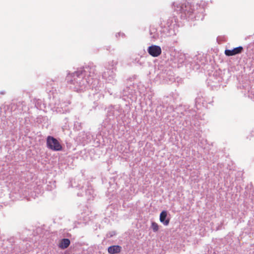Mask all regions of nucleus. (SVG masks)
I'll use <instances>...</instances> for the list:
<instances>
[{
    "instance_id": "7",
    "label": "nucleus",
    "mask_w": 254,
    "mask_h": 254,
    "mask_svg": "<svg viewBox=\"0 0 254 254\" xmlns=\"http://www.w3.org/2000/svg\"><path fill=\"white\" fill-rule=\"evenodd\" d=\"M151 228L154 232H156L159 230V226L157 223L152 222L151 223Z\"/></svg>"
},
{
    "instance_id": "3",
    "label": "nucleus",
    "mask_w": 254,
    "mask_h": 254,
    "mask_svg": "<svg viewBox=\"0 0 254 254\" xmlns=\"http://www.w3.org/2000/svg\"><path fill=\"white\" fill-rule=\"evenodd\" d=\"M243 51V48L242 46L234 48L232 50H225V54L227 56H233L237 54H240Z\"/></svg>"
},
{
    "instance_id": "6",
    "label": "nucleus",
    "mask_w": 254,
    "mask_h": 254,
    "mask_svg": "<svg viewBox=\"0 0 254 254\" xmlns=\"http://www.w3.org/2000/svg\"><path fill=\"white\" fill-rule=\"evenodd\" d=\"M70 242L68 239H63L61 240L59 244V247L61 249H66L70 245Z\"/></svg>"
},
{
    "instance_id": "9",
    "label": "nucleus",
    "mask_w": 254,
    "mask_h": 254,
    "mask_svg": "<svg viewBox=\"0 0 254 254\" xmlns=\"http://www.w3.org/2000/svg\"><path fill=\"white\" fill-rule=\"evenodd\" d=\"M187 6L190 7V4L189 3H187V5L186 4H185V7H186Z\"/></svg>"
},
{
    "instance_id": "8",
    "label": "nucleus",
    "mask_w": 254,
    "mask_h": 254,
    "mask_svg": "<svg viewBox=\"0 0 254 254\" xmlns=\"http://www.w3.org/2000/svg\"><path fill=\"white\" fill-rule=\"evenodd\" d=\"M182 10L184 11L185 13L188 12V13H191L192 12V11L191 10H187V9H184V4L183 5L182 7Z\"/></svg>"
},
{
    "instance_id": "2",
    "label": "nucleus",
    "mask_w": 254,
    "mask_h": 254,
    "mask_svg": "<svg viewBox=\"0 0 254 254\" xmlns=\"http://www.w3.org/2000/svg\"><path fill=\"white\" fill-rule=\"evenodd\" d=\"M147 51L153 57H158L161 55L162 52L160 47L156 45H152L149 47Z\"/></svg>"
},
{
    "instance_id": "4",
    "label": "nucleus",
    "mask_w": 254,
    "mask_h": 254,
    "mask_svg": "<svg viewBox=\"0 0 254 254\" xmlns=\"http://www.w3.org/2000/svg\"><path fill=\"white\" fill-rule=\"evenodd\" d=\"M167 216V212L166 211H163L160 214V221L164 225L167 226L170 222V219H166Z\"/></svg>"
},
{
    "instance_id": "1",
    "label": "nucleus",
    "mask_w": 254,
    "mask_h": 254,
    "mask_svg": "<svg viewBox=\"0 0 254 254\" xmlns=\"http://www.w3.org/2000/svg\"><path fill=\"white\" fill-rule=\"evenodd\" d=\"M47 146L50 149L55 151H61L63 149L62 145L59 141L52 136H48L46 139Z\"/></svg>"
},
{
    "instance_id": "5",
    "label": "nucleus",
    "mask_w": 254,
    "mask_h": 254,
    "mask_svg": "<svg viewBox=\"0 0 254 254\" xmlns=\"http://www.w3.org/2000/svg\"><path fill=\"white\" fill-rule=\"evenodd\" d=\"M122 247L119 245L110 246L108 249V252L110 254H119L121 252Z\"/></svg>"
}]
</instances>
